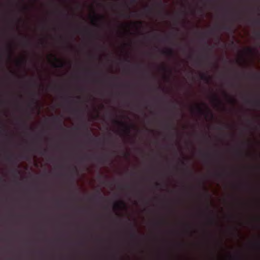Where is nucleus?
Masks as SVG:
<instances>
[{
	"instance_id": "1",
	"label": "nucleus",
	"mask_w": 260,
	"mask_h": 260,
	"mask_svg": "<svg viewBox=\"0 0 260 260\" xmlns=\"http://www.w3.org/2000/svg\"><path fill=\"white\" fill-rule=\"evenodd\" d=\"M114 121L115 123L119 124L120 125L122 126L124 128V132L126 133L127 135H128L130 133L131 128H132V127H134V125H128L122 121H120L116 120H115Z\"/></svg>"
},
{
	"instance_id": "2",
	"label": "nucleus",
	"mask_w": 260,
	"mask_h": 260,
	"mask_svg": "<svg viewBox=\"0 0 260 260\" xmlns=\"http://www.w3.org/2000/svg\"><path fill=\"white\" fill-rule=\"evenodd\" d=\"M197 110L198 113L199 114H200L201 115H205L206 116H207L208 114H210L211 117L212 118L213 117V114L208 109L207 113H206L200 106H197Z\"/></svg>"
},
{
	"instance_id": "3",
	"label": "nucleus",
	"mask_w": 260,
	"mask_h": 260,
	"mask_svg": "<svg viewBox=\"0 0 260 260\" xmlns=\"http://www.w3.org/2000/svg\"><path fill=\"white\" fill-rule=\"evenodd\" d=\"M161 53L164 54L166 55L171 57H173L174 56V52L172 49H168L166 50L162 51Z\"/></svg>"
},
{
	"instance_id": "4",
	"label": "nucleus",
	"mask_w": 260,
	"mask_h": 260,
	"mask_svg": "<svg viewBox=\"0 0 260 260\" xmlns=\"http://www.w3.org/2000/svg\"><path fill=\"white\" fill-rule=\"evenodd\" d=\"M200 78L207 83L210 81V77L205 74H201L200 75Z\"/></svg>"
},
{
	"instance_id": "5",
	"label": "nucleus",
	"mask_w": 260,
	"mask_h": 260,
	"mask_svg": "<svg viewBox=\"0 0 260 260\" xmlns=\"http://www.w3.org/2000/svg\"><path fill=\"white\" fill-rule=\"evenodd\" d=\"M54 59L55 60V61H57L58 62V65H57L56 63H53V66L54 67H59V68H62L64 66V63L62 62V61H61L60 60L58 59L56 57L54 56Z\"/></svg>"
},
{
	"instance_id": "6",
	"label": "nucleus",
	"mask_w": 260,
	"mask_h": 260,
	"mask_svg": "<svg viewBox=\"0 0 260 260\" xmlns=\"http://www.w3.org/2000/svg\"><path fill=\"white\" fill-rule=\"evenodd\" d=\"M125 206V204L123 201H119V202L115 203V204L114 205V208L115 209L117 210V209H120L121 207V206Z\"/></svg>"
},
{
	"instance_id": "7",
	"label": "nucleus",
	"mask_w": 260,
	"mask_h": 260,
	"mask_svg": "<svg viewBox=\"0 0 260 260\" xmlns=\"http://www.w3.org/2000/svg\"><path fill=\"white\" fill-rule=\"evenodd\" d=\"M246 102L248 103H252V104L256 107H259L260 106V100L258 99L252 101L247 100Z\"/></svg>"
},
{
	"instance_id": "8",
	"label": "nucleus",
	"mask_w": 260,
	"mask_h": 260,
	"mask_svg": "<svg viewBox=\"0 0 260 260\" xmlns=\"http://www.w3.org/2000/svg\"><path fill=\"white\" fill-rule=\"evenodd\" d=\"M53 120L54 121H56L58 122V123L59 124L60 128H61V129L63 128L62 126V120L59 117L54 116L53 118Z\"/></svg>"
},
{
	"instance_id": "9",
	"label": "nucleus",
	"mask_w": 260,
	"mask_h": 260,
	"mask_svg": "<svg viewBox=\"0 0 260 260\" xmlns=\"http://www.w3.org/2000/svg\"><path fill=\"white\" fill-rule=\"evenodd\" d=\"M213 101L217 103L218 104H221V102L217 95H214L213 98Z\"/></svg>"
},
{
	"instance_id": "10",
	"label": "nucleus",
	"mask_w": 260,
	"mask_h": 260,
	"mask_svg": "<svg viewBox=\"0 0 260 260\" xmlns=\"http://www.w3.org/2000/svg\"><path fill=\"white\" fill-rule=\"evenodd\" d=\"M221 29L228 31H231V27L226 25H223L221 26Z\"/></svg>"
},
{
	"instance_id": "11",
	"label": "nucleus",
	"mask_w": 260,
	"mask_h": 260,
	"mask_svg": "<svg viewBox=\"0 0 260 260\" xmlns=\"http://www.w3.org/2000/svg\"><path fill=\"white\" fill-rule=\"evenodd\" d=\"M92 155H85L84 156L82 157V158H81V159L82 160H84V159H90L92 158Z\"/></svg>"
},
{
	"instance_id": "12",
	"label": "nucleus",
	"mask_w": 260,
	"mask_h": 260,
	"mask_svg": "<svg viewBox=\"0 0 260 260\" xmlns=\"http://www.w3.org/2000/svg\"><path fill=\"white\" fill-rule=\"evenodd\" d=\"M252 24L256 25H260V19H256L252 21Z\"/></svg>"
},
{
	"instance_id": "13",
	"label": "nucleus",
	"mask_w": 260,
	"mask_h": 260,
	"mask_svg": "<svg viewBox=\"0 0 260 260\" xmlns=\"http://www.w3.org/2000/svg\"><path fill=\"white\" fill-rule=\"evenodd\" d=\"M131 238H134V239H135L137 237V235L136 232L134 230H133V232L131 234Z\"/></svg>"
},
{
	"instance_id": "14",
	"label": "nucleus",
	"mask_w": 260,
	"mask_h": 260,
	"mask_svg": "<svg viewBox=\"0 0 260 260\" xmlns=\"http://www.w3.org/2000/svg\"><path fill=\"white\" fill-rule=\"evenodd\" d=\"M254 245L259 250L260 249V241L258 240V241H257L255 243H254Z\"/></svg>"
},
{
	"instance_id": "15",
	"label": "nucleus",
	"mask_w": 260,
	"mask_h": 260,
	"mask_svg": "<svg viewBox=\"0 0 260 260\" xmlns=\"http://www.w3.org/2000/svg\"><path fill=\"white\" fill-rule=\"evenodd\" d=\"M255 36L256 39L260 40V31L255 32Z\"/></svg>"
},
{
	"instance_id": "16",
	"label": "nucleus",
	"mask_w": 260,
	"mask_h": 260,
	"mask_svg": "<svg viewBox=\"0 0 260 260\" xmlns=\"http://www.w3.org/2000/svg\"><path fill=\"white\" fill-rule=\"evenodd\" d=\"M13 158H14V155H9L7 157V159L9 161H12V160L13 159Z\"/></svg>"
},
{
	"instance_id": "17",
	"label": "nucleus",
	"mask_w": 260,
	"mask_h": 260,
	"mask_svg": "<svg viewBox=\"0 0 260 260\" xmlns=\"http://www.w3.org/2000/svg\"><path fill=\"white\" fill-rule=\"evenodd\" d=\"M97 159L100 162H104L105 161V158L104 156H101L97 158Z\"/></svg>"
},
{
	"instance_id": "18",
	"label": "nucleus",
	"mask_w": 260,
	"mask_h": 260,
	"mask_svg": "<svg viewBox=\"0 0 260 260\" xmlns=\"http://www.w3.org/2000/svg\"><path fill=\"white\" fill-rule=\"evenodd\" d=\"M92 18L94 19L96 18V19H98V20H101V19H103L104 18V17L103 16H100L97 17L96 15L95 14L94 17H93Z\"/></svg>"
},
{
	"instance_id": "19",
	"label": "nucleus",
	"mask_w": 260,
	"mask_h": 260,
	"mask_svg": "<svg viewBox=\"0 0 260 260\" xmlns=\"http://www.w3.org/2000/svg\"><path fill=\"white\" fill-rule=\"evenodd\" d=\"M207 48L209 51H211L213 49V46H211L209 45H207Z\"/></svg>"
},
{
	"instance_id": "20",
	"label": "nucleus",
	"mask_w": 260,
	"mask_h": 260,
	"mask_svg": "<svg viewBox=\"0 0 260 260\" xmlns=\"http://www.w3.org/2000/svg\"><path fill=\"white\" fill-rule=\"evenodd\" d=\"M145 10H147L148 12H151V9L149 7L147 6L145 8Z\"/></svg>"
},
{
	"instance_id": "21",
	"label": "nucleus",
	"mask_w": 260,
	"mask_h": 260,
	"mask_svg": "<svg viewBox=\"0 0 260 260\" xmlns=\"http://www.w3.org/2000/svg\"><path fill=\"white\" fill-rule=\"evenodd\" d=\"M247 50L249 52V53H252V52H253V50L251 48H247Z\"/></svg>"
},
{
	"instance_id": "22",
	"label": "nucleus",
	"mask_w": 260,
	"mask_h": 260,
	"mask_svg": "<svg viewBox=\"0 0 260 260\" xmlns=\"http://www.w3.org/2000/svg\"><path fill=\"white\" fill-rule=\"evenodd\" d=\"M155 185L157 187H160L161 186V184L157 182L155 183Z\"/></svg>"
},
{
	"instance_id": "23",
	"label": "nucleus",
	"mask_w": 260,
	"mask_h": 260,
	"mask_svg": "<svg viewBox=\"0 0 260 260\" xmlns=\"http://www.w3.org/2000/svg\"><path fill=\"white\" fill-rule=\"evenodd\" d=\"M215 175L217 177H221L222 176V174L221 173H216L215 174Z\"/></svg>"
},
{
	"instance_id": "24",
	"label": "nucleus",
	"mask_w": 260,
	"mask_h": 260,
	"mask_svg": "<svg viewBox=\"0 0 260 260\" xmlns=\"http://www.w3.org/2000/svg\"><path fill=\"white\" fill-rule=\"evenodd\" d=\"M31 101H32V102L34 104H35V103H36V100L35 98H32V99H31Z\"/></svg>"
},
{
	"instance_id": "25",
	"label": "nucleus",
	"mask_w": 260,
	"mask_h": 260,
	"mask_svg": "<svg viewBox=\"0 0 260 260\" xmlns=\"http://www.w3.org/2000/svg\"><path fill=\"white\" fill-rule=\"evenodd\" d=\"M13 172L14 173H19V172L17 170H14L13 171Z\"/></svg>"
},
{
	"instance_id": "26",
	"label": "nucleus",
	"mask_w": 260,
	"mask_h": 260,
	"mask_svg": "<svg viewBox=\"0 0 260 260\" xmlns=\"http://www.w3.org/2000/svg\"><path fill=\"white\" fill-rule=\"evenodd\" d=\"M125 61H126V62H128V63H129V62H130V60H129V59H127V58H126V59H125Z\"/></svg>"
},
{
	"instance_id": "27",
	"label": "nucleus",
	"mask_w": 260,
	"mask_h": 260,
	"mask_svg": "<svg viewBox=\"0 0 260 260\" xmlns=\"http://www.w3.org/2000/svg\"><path fill=\"white\" fill-rule=\"evenodd\" d=\"M254 76L256 78H259V75H258L257 74H254Z\"/></svg>"
},
{
	"instance_id": "28",
	"label": "nucleus",
	"mask_w": 260,
	"mask_h": 260,
	"mask_svg": "<svg viewBox=\"0 0 260 260\" xmlns=\"http://www.w3.org/2000/svg\"><path fill=\"white\" fill-rule=\"evenodd\" d=\"M87 135H88V136H89V137H90V138H91V134H90V133L89 132H88V133H87Z\"/></svg>"
},
{
	"instance_id": "29",
	"label": "nucleus",
	"mask_w": 260,
	"mask_h": 260,
	"mask_svg": "<svg viewBox=\"0 0 260 260\" xmlns=\"http://www.w3.org/2000/svg\"><path fill=\"white\" fill-rule=\"evenodd\" d=\"M161 69H162V71H165L166 70V68H165V67H162V68H161Z\"/></svg>"
},
{
	"instance_id": "30",
	"label": "nucleus",
	"mask_w": 260,
	"mask_h": 260,
	"mask_svg": "<svg viewBox=\"0 0 260 260\" xmlns=\"http://www.w3.org/2000/svg\"><path fill=\"white\" fill-rule=\"evenodd\" d=\"M230 101L232 103H233L235 102V101L234 100H233V99H230Z\"/></svg>"
},
{
	"instance_id": "31",
	"label": "nucleus",
	"mask_w": 260,
	"mask_h": 260,
	"mask_svg": "<svg viewBox=\"0 0 260 260\" xmlns=\"http://www.w3.org/2000/svg\"><path fill=\"white\" fill-rule=\"evenodd\" d=\"M169 127H171V128L174 129H175V127L174 126H169Z\"/></svg>"
},
{
	"instance_id": "32",
	"label": "nucleus",
	"mask_w": 260,
	"mask_h": 260,
	"mask_svg": "<svg viewBox=\"0 0 260 260\" xmlns=\"http://www.w3.org/2000/svg\"><path fill=\"white\" fill-rule=\"evenodd\" d=\"M133 13L134 14V15L136 16L137 15V13L136 12H134Z\"/></svg>"
},
{
	"instance_id": "33",
	"label": "nucleus",
	"mask_w": 260,
	"mask_h": 260,
	"mask_svg": "<svg viewBox=\"0 0 260 260\" xmlns=\"http://www.w3.org/2000/svg\"><path fill=\"white\" fill-rule=\"evenodd\" d=\"M182 164L184 165V166H186V164L184 162V161H182Z\"/></svg>"
},
{
	"instance_id": "34",
	"label": "nucleus",
	"mask_w": 260,
	"mask_h": 260,
	"mask_svg": "<svg viewBox=\"0 0 260 260\" xmlns=\"http://www.w3.org/2000/svg\"><path fill=\"white\" fill-rule=\"evenodd\" d=\"M158 5H159V6H162V3H161V2H160V3L158 4Z\"/></svg>"
},
{
	"instance_id": "35",
	"label": "nucleus",
	"mask_w": 260,
	"mask_h": 260,
	"mask_svg": "<svg viewBox=\"0 0 260 260\" xmlns=\"http://www.w3.org/2000/svg\"><path fill=\"white\" fill-rule=\"evenodd\" d=\"M211 223L212 224L213 222H214V220L213 219H211V221H210Z\"/></svg>"
},
{
	"instance_id": "36",
	"label": "nucleus",
	"mask_w": 260,
	"mask_h": 260,
	"mask_svg": "<svg viewBox=\"0 0 260 260\" xmlns=\"http://www.w3.org/2000/svg\"><path fill=\"white\" fill-rule=\"evenodd\" d=\"M204 156H205V157H206V156H208V154H204Z\"/></svg>"
},
{
	"instance_id": "37",
	"label": "nucleus",
	"mask_w": 260,
	"mask_h": 260,
	"mask_svg": "<svg viewBox=\"0 0 260 260\" xmlns=\"http://www.w3.org/2000/svg\"><path fill=\"white\" fill-rule=\"evenodd\" d=\"M138 23H139L140 24H142V22H141V21H139V22H138Z\"/></svg>"
},
{
	"instance_id": "38",
	"label": "nucleus",
	"mask_w": 260,
	"mask_h": 260,
	"mask_svg": "<svg viewBox=\"0 0 260 260\" xmlns=\"http://www.w3.org/2000/svg\"><path fill=\"white\" fill-rule=\"evenodd\" d=\"M135 0H132V3H135Z\"/></svg>"
},
{
	"instance_id": "39",
	"label": "nucleus",
	"mask_w": 260,
	"mask_h": 260,
	"mask_svg": "<svg viewBox=\"0 0 260 260\" xmlns=\"http://www.w3.org/2000/svg\"><path fill=\"white\" fill-rule=\"evenodd\" d=\"M23 62H24V63H25V62H26V60H25V59H24V60H23Z\"/></svg>"
},
{
	"instance_id": "40",
	"label": "nucleus",
	"mask_w": 260,
	"mask_h": 260,
	"mask_svg": "<svg viewBox=\"0 0 260 260\" xmlns=\"http://www.w3.org/2000/svg\"><path fill=\"white\" fill-rule=\"evenodd\" d=\"M46 151H47V150H46V149H44V151H43V152H46Z\"/></svg>"
},
{
	"instance_id": "41",
	"label": "nucleus",
	"mask_w": 260,
	"mask_h": 260,
	"mask_svg": "<svg viewBox=\"0 0 260 260\" xmlns=\"http://www.w3.org/2000/svg\"><path fill=\"white\" fill-rule=\"evenodd\" d=\"M23 124L24 125H26V123H25V122H23Z\"/></svg>"
},
{
	"instance_id": "42",
	"label": "nucleus",
	"mask_w": 260,
	"mask_h": 260,
	"mask_svg": "<svg viewBox=\"0 0 260 260\" xmlns=\"http://www.w3.org/2000/svg\"><path fill=\"white\" fill-rule=\"evenodd\" d=\"M126 17H127V18H129V17H130V16H129V15H127V16H126Z\"/></svg>"
},
{
	"instance_id": "43",
	"label": "nucleus",
	"mask_w": 260,
	"mask_h": 260,
	"mask_svg": "<svg viewBox=\"0 0 260 260\" xmlns=\"http://www.w3.org/2000/svg\"><path fill=\"white\" fill-rule=\"evenodd\" d=\"M230 258H233V257H232L231 255H230Z\"/></svg>"
}]
</instances>
